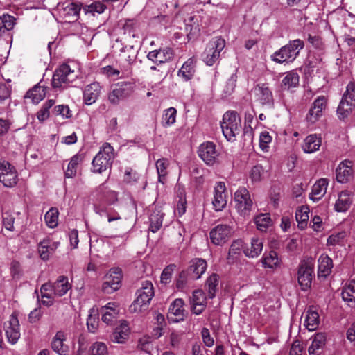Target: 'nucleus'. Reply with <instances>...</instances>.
I'll list each match as a JSON object with an SVG mask.
<instances>
[{"mask_svg":"<svg viewBox=\"0 0 355 355\" xmlns=\"http://www.w3.org/2000/svg\"><path fill=\"white\" fill-rule=\"evenodd\" d=\"M304 47V42L300 39L291 40L271 55V60L278 64L291 63L299 55L300 50Z\"/></svg>","mask_w":355,"mask_h":355,"instance_id":"obj_1","label":"nucleus"},{"mask_svg":"<svg viewBox=\"0 0 355 355\" xmlns=\"http://www.w3.org/2000/svg\"><path fill=\"white\" fill-rule=\"evenodd\" d=\"M114 159V148L105 143L92 160L93 172L101 173L111 168Z\"/></svg>","mask_w":355,"mask_h":355,"instance_id":"obj_2","label":"nucleus"},{"mask_svg":"<svg viewBox=\"0 0 355 355\" xmlns=\"http://www.w3.org/2000/svg\"><path fill=\"white\" fill-rule=\"evenodd\" d=\"M137 293V297L130 309L132 312L139 313L147 309L154 296V288L152 282L148 280L144 281Z\"/></svg>","mask_w":355,"mask_h":355,"instance_id":"obj_3","label":"nucleus"},{"mask_svg":"<svg viewBox=\"0 0 355 355\" xmlns=\"http://www.w3.org/2000/svg\"><path fill=\"white\" fill-rule=\"evenodd\" d=\"M240 119L236 112L228 111L225 113L221 123L223 134L228 141H234L240 132Z\"/></svg>","mask_w":355,"mask_h":355,"instance_id":"obj_4","label":"nucleus"},{"mask_svg":"<svg viewBox=\"0 0 355 355\" xmlns=\"http://www.w3.org/2000/svg\"><path fill=\"white\" fill-rule=\"evenodd\" d=\"M225 46V41L220 37L212 38L207 44L202 54V60L209 66H212L220 57V52Z\"/></svg>","mask_w":355,"mask_h":355,"instance_id":"obj_5","label":"nucleus"},{"mask_svg":"<svg viewBox=\"0 0 355 355\" xmlns=\"http://www.w3.org/2000/svg\"><path fill=\"white\" fill-rule=\"evenodd\" d=\"M76 73L69 65L63 64L54 72L52 78V87L54 89L64 88L77 78Z\"/></svg>","mask_w":355,"mask_h":355,"instance_id":"obj_6","label":"nucleus"},{"mask_svg":"<svg viewBox=\"0 0 355 355\" xmlns=\"http://www.w3.org/2000/svg\"><path fill=\"white\" fill-rule=\"evenodd\" d=\"M314 268L313 259L307 258L301 261L297 271V281L302 291L311 288Z\"/></svg>","mask_w":355,"mask_h":355,"instance_id":"obj_7","label":"nucleus"},{"mask_svg":"<svg viewBox=\"0 0 355 355\" xmlns=\"http://www.w3.org/2000/svg\"><path fill=\"white\" fill-rule=\"evenodd\" d=\"M235 208L242 216H247L253 207V202L251 199L248 190L244 187H239L234 193Z\"/></svg>","mask_w":355,"mask_h":355,"instance_id":"obj_8","label":"nucleus"},{"mask_svg":"<svg viewBox=\"0 0 355 355\" xmlns=\"http://www.w3.org/2000/svg\"><path fill=\"white\" fill-rule=\"evenodd\" d=\"M105 281L102 285V291L104 293L112 294L118 291L121 285L122 271L119 268H114L104 277Z\"/></svg>","mask_w":355,"mask_h":355,"instance_id":"obj_9","label":"nucleus"},{"mask_svg":"<svg viewBox=\"0 0 355 355\" xmlns=\"http://www.w3.org/2000/svg\"><path fill=\"white\" fill-rule=\"evenodd\" d=\"M0 182L7 187H12L18 182V174L15 168L6 160L0 161Z\"/></svg>","mask_w":355,"mask_h":355,"instance_id":"obj_10","label":"nucleus"},{"mask_svg":"<svg viewBox=\"0 0 355 355\" xmlns=\"http://www.w3.org/2000/svg\"><path fill=\"white\" fill-rule=\"evenodd\" d=\"M231 236L232 229L227 225H218L209 232L211 241L216 245H223L230 240Z\"/></svg>","mask_w":355,"mask_h":355,"instance_id":"obj_11","label":"nucleus"},{"mask_svg":"<svg viewBox=\"0 0 355 355\" xmlns=\"http://www.w3.org/2000/svg\"><path fill=\"white\" fill-rule=\"evenodd\" d=\"M327 106V98L324 96H318L313 103L306 115V121L313 124L322 116V111Z\"/></svg>","mask_w":355,"mask_h":355,"instance_id":"obj_12","label":"nucleus"},{"mask_svg":"<svg viewBox=\"0 0 355 355\" xmlns=\"http://www.w3.org/2000/svg\"><path fill=\"white\" fill-rule=\"evenodd\" d=\"M199 157L207 164L212 166L215 164L218 153L216 150V145L211 141L202 143L198 148Z\"/></svg>","mask_w":355,"mask_h":355,"instance_id":"obj_13","label":"nucleus"},{"mask_svg":"<svg viewBox=\"0 0 355 355\" xmlns=\"http://www.w3.org/2000/svg\"><path fill=\"white\" fill-rule=\"evenodd\" d=\"M19 323L17 318V313L13 312L10 316L8 324H5L6 334L8 341L12 344H15L20 338Z\"/></svg>","mask_w":355,"mask_h":355,"instance_id":"obj_14","label":"nucleus"},{"mask_svg":"<svg viewBox=\"0 0 355 355\" xmlns=\"http://www.w3.org/2000/svg\"><path fill=\"white\" fill-rule=\"evenodd\" d=\"M212 205L216 211H222L227 205L226 187L223 182H218L214 187Z\"/></svg>","mask_w":355,"mask_h":355,"instance_id":"obj_15","label":"nucleus"},{"mask_svg":"<svg viewBox=\"0 0 355 355\" xmlns=\"http://www.w3.org/2000/svg\"><path fill=\"white\" fill-rule=\"evenodd\" d=\"M149 211V230L155 233L162 227L164 214L162 207L156 205H153Z\"/></svg>","mask_w":355,"mask_h":355,"instance_id":"obj_16","label":"nucleus"},{"mask_svg":"<svg viewBox=\"0 0 355 355\" xmlns=\"http://www.w3.org/2000/svg\"><path fill=\"white\" fill-rule=\"evenodd\" d=\"M184 301L180 298L175 299L170 305L168 312V319L173 322L182 321L185 316Z\"/></svg>","mask_w":355,"mask_h":355,"instance_id":"obj_17","label":"nucleus"},{"mask_svg":"<svg viewBox=\"0 0 355 355\" xmlns=\"http://www.w3.org/2000/svg\"><path fill=\"white\" fill-rule=\"evenodd\" d=\"M173 55V49L166 47L150 51L147 55V58L155 64H161L171 60Z\"/></svg>","mask_w":355,"mask_h":355,"instance_id":"obj_18","label":"nucleus"},{"mask_svg":"<svg viewBox=\"0 0 355 355\" xmlns=\"http://www.w3.org/2000/svg\"><path fill=\"white\" fill-rule=\"evenodd\" d=\"M190 301L191 304V311L196 315H200L206 309L207 298L202 290L194 291Z\"/></svg>","mask_w":355,"mask_h":355,"instance_id":"obj_19","label":"nucleus"},{"mask_svg":"<svg viewBox=\"0 0 355 355\" xmlns=\"http://www.w3.org/2000/svg\"><path fill=\"white\" fill-rule=\"evenodd\" d=\"M138 49L133 45H125L120 50L119 57L121 60L128 62V67L125 69L127 75L131 73L130 65L135 61L137 56Z\"/></svg>","mask_w":355,"mask_h":355,"instance_id":"obj_20","label":"nucleus"},{"mask_svg":"<svg viewBox=\"0 0 355 355\" xmlns=\"http://www.w3.org/2000/svg\"><path fill=\"white\" fill-rule=\"evenodd\" d=\"M352 164L349 160H345L340 163L336 170V180L340 183H347L352 178Z\"/></svg>","mask_w":355,"mask_h":355,"instance_id":"obj_21","label":"nucleus"},{"mask_svg":"<svg viewBox=\"0 0 355 355\" xmlns=\"http://www.w3.org/2000/svg\"><path fill=\"white\" fill-rule=\"evenodd\" d=\"M58 242L52 241L48 238L43 239L37 246L40 257L44 261L49 260L51 254L58 248Z\"/></svg>","mask_w":355,"mask_h":355,"instance_id":"obj_22","label":"nucleus"},{"mask_svg":"<svg viewBox=\"0 0 355 355\" xmlns=\"http://www.w3.org/2000/svg\"><path fill=\"white\" fill-rule=\"evenodd\" d=\"M66 339L67 336L62 331H57L52 339L51 348L59 355H67L69 351V346L64 343Z\"/></svg>","mask_w":355,"mask_h":355,"instance_id":"obj_23","label":"nucleus"},{"mask_svg":"<svg viewBox=\"0 0 355 355\" xmlns=\"http://www.w3.org/2000/svg\"><path fill=\"white\" fill-rule=\"evenodd\" d=\"M257 96H258L259 101L263 105H273L274 98L272 93L270 89L268 84L262 83L258 84L254 87Z\"/></svg>","mask_w":355,"mask_h":355,"instance_id":"obj_24","label":"nucleus"},{"mask_svg":"<svg viewBox=\"0 0 355 355\" xmlns=\"http://www.w3.org/2000/svg\"><path fill=\"white\" fill-rule=\"evenodd\" d=\"M101 94V86L94 82L87 85L83 92V99L85 104L90 105L95 103Z\"/></svg>","mask_w":355,"mask_h":355,"instance_id":"obj_25","label":"nucleus"},{"mask_svg":"<svg viewBox=\"0 0 355 355\" xmlns=\"http://www.w3.org/2000/svg\"><path fill=\"white\" fill-rule=\"evenodd\" d=\"M351 193L348 191H343L338 196L334 205L335 210L338 212H345L350 207L352 203Z\"/></svg>","mask_w":355,"mask_h":355,"instance_id":"obj_26","label":"nucleus"},{"mask_svg":"<svg viewBox=\"0 0 355 355\" xmlns=\"http://www.w3.org/2000/svg\"><path fill=\"white\" fill-rule=\"evenodd\" d=\"M84 158V154H76L71 157L64 172L66 178H72L76 175L80 166L83 162Z\"/></svg>","mask_w":355,"mask_h":355,"instance_id":"obj_27","label":"nucleus"},{"mask_svg":"<svg viewBox=\"0 0 355 355\" xmlns=\"http://www.w3.org/2000/svg\"><path fill=\"white\" fill-rule=\"evenodd\" d=\"M321 144L320 137L317 136V135H310L304 139L302 149L306 153H312L319 150Z\"/></svg>","mask_w":355,"mask_h":355,"instance_id":"obj_28","label":"nucleus"},{"mask_svg":"<svg viewBox=\"0 0 355 355\" xmlns=\"http://www.w3.org/2000/svg\"><path fill=\"white\" fill-rule=\"evenodd\" d=\"M327 185V179L320 178L318 180L312 187L310 198L314 202L319 200L326 193Z\"/></svg>","mask_w":355,"mask_h":355,"instance_id":"obj_29","label":"nucleus"},{"mask_svg":"<svg viewBox=\"0 0 355 355\" xmlns=\"http://www.w3.org/2000/svg\"><path fill=\"white\" fill-rule=\"evenodd\" d=\"M53 293L55 296L62 297L71 289V285L69 283L68 278L65 276H59L53 284Z\"/></svg>","mask_w":355,"mask_h":355,"instance_id":"obj_30","label":"nucleus"},{"mask_svg":"<svg viewBox=\"0 0 355 355\" xmlns=\"http://www.w3.org/2000/svg\"><path fill=\"white\" fill-rule=\"evenodd\" d=\"M80 10L81 5L74 2L62 4L63 15L69 20H77Z\"/></svg>","mask_w":355,"mask_h":355,"instance_id":"obj_31","label":"nucleus"},{"mask_svg":"<svg viewBox=\"0 0 355 355\" xmlns=\"http://www.w3.org/2000/svg\"><path fill=\"white\" fill-rule=\"evenodd\" d=\"M333 268V261L327 255L322 254L318 259V277H326L331 272Z\"/></svg>","mask_w":355,"mask_h":355,"instance_id":"obj_32","label":"nucleus"},{"mask_svg":"<svg viewBox=\"0 0 355 355\" xmlns=\"http://www.w3.org/2000/svg\"><path fill=\"white\" fill-rule=\"evenodd\" d=\"M130 334V329L126 323H121V325L115 328L110 336L112 341L117 343H123L128 339Z\"/></svg>","mask_w":355,"mask_h":355,"instance_id":"obj_33","label":"nucleus"},{"mask_svg":"<svg viewBox=\"0 0 355 355\" xmlns=\"http://www.w3.org/2000/svg\"><path fill=\"white\" fill-rule=\"evenodd\" d=\"M46 89L47 87L37 85L28 90L24 97L31 99L33 103L37 104L45 97Z\"/></svg>","mask_w":355,"mask_h":355,"instance_id":"obj_34","label":"nucleus"},{"mask_svg":"<svg viewBox=\"0 0 355 355\" xmlns=\"http://www.w3.org/2000/svg\"><path fill=\"white\" fill-rule=\"evenodd\" d=\"M207 266L205 260L200 258H196L190 261L189 270L194 275V278L198 279L205 272Z\"/></svg>","mask_w":355,"mask_h":355,"instance_id":"obj_35","label":"nucleus"},{"mask_svg":"<svg viewBox=\"0 0 355 355\" xmlns=\"http://www.w3.org/2000/svg\"><path fill=\"white\" fill-rule=\"evenodd\" d=\"M118 305L114 302H110L101 308L103 312L102 320L109 324L118 314Z\"/></svg>","mask_w":355,"mask_h":355,"instance_id":"obj_36","label":"nucleus"},{"mask_svg":"<svg viewBox=\"0 0 355 355\" xmlns=\"http://www.w3.org/2000/svg\"><path fill=\"white\" fill-rule=\"evenodd\" d=\"M355 107V102L342 98L337 109L338 116L340 119H345L352 113Z\"/></svg>","mask_w":355,"mask_h":355,"instance_id":"obj_37","label":"nucleus"},{"mask_svg":"<svg viewBox=\"0 0 355 355\" xmlns=\"http://www.w3.org/2000/svg\"><path fill=\"white\" fill-rule=\"evenodd\" d=\"M342 298L349 306L355 305V280L352 279L343 288Z\"/></svg>","mask_w":355,"mask_h":355,"instance_id":"obj_38","label":"nucleus"},{"mask_svg":"<svg viewBox=\"0 0 355 355\" xmlns=\"http://www.w3.org/2000/svg\"><path fill=\"white\" fill-rule=\"evenodd\" d=\"M262 250V241L259 239L254 237L251 239L250 247L245 248L244 250V253L248 257L254 258L261 254Z\"/></svg>","mask_w":355,"mask_h":355,"instance_id":"obj_39","label":"nucleus"},{"mask_svg":"<svg viewBox=\"0 0 355 355\" xmlns=\"http://www.w3.org/2000/svg\"><path fill=\"white\" fill-rule=\"evenodd\" d=\"M127 85L128 84H125V86ZM130 94L129 89L125 87L124 85H121L112 90L109 94L108 98L112 104H117L120 99L127 97Z\"/></svg>","mask_w":355,"mask_h":355,"instance_id":"obj_40","label":"nucleus"},{"mask_svg":"<svg viewBox=\"0 0 355 355\" xmlns=\"http://www.w3.org/2000/svg\"><path fill=\"white\" fill-rule=\"evenodd\" d=\"M319 315L316 311L309 309L306 312L305 325L309 331L315 330L319 325Z\"/></svg>","mask_w":355,"mask_h":355,"instance_id":"obj_41","label":"nucleus"},{"mask_svg":"<svg viewBox=\"0 0 355 355\" xmlns=\"http://www.w3.org/2000/svg\"><path fill=\"white\" fill-rule=\"evenodd\" d=\"M195 73V62L190 58L186 61L178 71V76L182 77L185 80L192 78Z\"/></svg>","mask_w":355,"mask_h":355,"instance_id":"obj_42","label":"nucleus"},{"mask_svg":"<svg viewBox=\"0 0 355 355\" xmlns=\"http://www.w3.org/2000/svg\"><path fill=\"white\" fill-rule=\"evenodd\" d=\"M326 343V335L324 333H317L313 337L311 346L309 347L310 355L318 354L319 349H322Z\"/></svg>","mask_w":355,"mask_h":355,"instance_id":"obj_43","label":"nucleus"},{"mask_svg":"<svg viewBox=\"0 0 355 355\" xmlns=\"http://www.w3.org/2000/svg\"><path fill=\"white\" fill-rule=\"evenodd\" d=\"M299 83V75L295 71H290L283 78L281 87L283 89H289L295 87Z\"/></svg>","mask_w":355,"mask_h":355,"instance_id":"obj_44","label":"nucleus"},{"mask_svg":"<svg viewBox=\"0 0 355 355\" xmlns=\"http://www.w3.org/2000/svg\"><path fill=\"white\" fill-rule=\"evenodd\" d=\"M219 282V275L216 273L211 274L207 279L205 289L208 292V296L212 299L216 296L217 286Z\"/></svg>","mask_w":355,"mask_h":355,"instance_id":"obj_45","label":"nucleus"},{"mask_svg":"<svg viewBox=\"0 0 355 355\" xmlns=\"http://www.w3.org/2000/svg\"><path fill=\"white\" fill-rule=\"evenodd\" d=\"M196 16H190L186 24L187 35L189 40L196 37L200 33V28L198 21H194Z\"/></svg>","mask_w":355,"mask_h":355,"instance_id":"obj_46","label":"nucleus"},{"mask_svg":"<svg viewBox=\"0 0 355 355\" xmlns=\"http://www.w3.org/2000/svg\"><path fill=\"white\" fill-rule=\"evenodd\" d=\"M261 262L264 268H274L279 265V259L277 253L271 250L268 254H264Z\"/></svg>","mask_w":355,"mask_h":355,"instance_id":"obj_47","label":"nucleus"},{"mask_svg":"<svg viewBox=\"0 0 355 355\" xmlns=\"http://www.w3.org/2000/svg\"><path fill=\"white\" fill-rule=\"evenodd\" d=\"M169 165L167 159L162 158L159 159L156 162V168L158 173L159 182L164 184L166 178L168 175L167 168Z\"/></svg>","mask_w":355,"mask_h":355,"instance_id":"obj_48","label":"nucleus"},{"mask_svg":"<svg viewBox=\"0 0 355 355\" xmlns=\"http://www.w3.org/2000/svg\"><path fill=\"white\" fill-rule=\"evenodd\" d=\"M309 209L306 206H302L295 212V218L298 223V227L303 229L306 226L309 220Z\"/></svg>","mask_w":355,"mask_h":355,"instance_id":"obj_49","label":"nucleus"},{"mask_svg":"<svg viewBox=\"0 0 355 355\" xmlns=\"http://www.w3.org/2000/svg\"><path fill=\"white\" fill-rule=\"evenodd\" d=\"M16 24V19L8 14L0 16V33L12 30Z\"/></svg>","mask_w":355,"mask_h":355,"instance_id":"obj_50","label":"nucleus"},{"mask_svg":"<svg viewBox=\"0 0 355 355\" xmlns=\"http://www.w3.org/2000/svg\"><path fill=\"white\" fill-rule=\"evenodd\" d=\"M243 244L241 240L234 241L229 249L227 259L228 263H233L237 259L238 255L240 254Z\"/></svg>","mask_w":355,"mask_h":355,"instance_id":"obj_51","label":"nucleus"},{"mask_svg":"<svg viewBox=\"0 0 355 355\" xmlns=\"http://www.w3.org/2000/svg\"><path fill=\"white\" fill-rule=\"evenodd\" d=\"M254 220L257 225V228L261 232L266 231L271 225V218L268 214H261L257 216Z\"/></svg>","mask_w":355,"mask_h":355,"instance_id":"obj_52","label":"nucleus"},{"mask_svg":"<svg viewBox=\"0 0 355 355\" xmlns=\"http://www.w3.org/2000/svg\"><path fill=\"white\" fill-rule=\"evenodd\" d=\"M58 210L57 208L50 209L44 216V220L48 227L54 228L58 225Z\"/></svg>","mask_w":355,"mask_h":355,"instance_id":"obj_53","label":"nucleus"},{"mask_svg":"<svg viewBox=\"0 0 355 355\" xmlns=\"http://www.w3.org/2000/svg\"><path fill=\"white\" fill-rule=\"evenodd\" d=\"M105 8L106 6L103 3L96 1L90 5L85 6L83 8V11L85 14L91 13L92 15H94L95 13H103Z\"/></svg>","mask_w":355,"mask_h":355,"instance_id":"obj_54","label":"nucleus"},{"mask_svg":"<svg viewBox=\"0 0 355 355\" xmlns=\"http://www.w3.org/2000/svg\"><path fill=\"white\" fill-rule=\"evenodd\" d=\"M137 28V21L134 19H126L122 25V29L124 35H132L135 37L136 36L135 31Z\"/></svg>","mask_w":355,"mask_h":355,"instance_id":"obj_55","label":"nucleus"},{"mask_svg":"<svg viewBox=\"0 0 355 355\" xmlns=\"http://www.w3.org/2000/svg\"><path fill=\"white\" fill-rule=\"evenodd\" d=\"M177 110L174 107H170L165 111L163 116V124L168 126L173 124L176 119Z\"/></svg>","mask_w":355,"mask_h":355,"instance_id":"obj_56","label":"nucleus"},{"mask_svg":"<svg viewBox=\"0 0 355 355\" xmlns=\"http://www.w3.org/2000/svg\"><path fill=\"white\" fill-rule=\"evenodd\" d=\"M264 174V170L261 165L254 166L250 172V178L252 182H260Z\"/></svg>","mask_w":355,"mask_h":355,"instance_id":"obj_57","label":"nucleus"},{"mask_svg":"<svg viewBox=\"0 0 355 355\" xmlns=\"http://www.w3.org/2000/svg\"><path fill=\"white\" fill-rule=\"evenodd\" d=\"M307 40L314 49L317 50H323L324 49L325 45L320 36L309 34Z\"/></svg>","mask_w":355,"mask_h":355,"instance_id":"obj_58","label":"nucleus"},{"mask_svg":"<svg viewBox=\"0 0 355 355\" xmlns=\"http://www.w3.org/2000/svg\"><path fill=\"white\" fill-rule=\"evenodd\" d=\"M139 178L138 173L131 168H128L125 171L123 181L127 184H134L137 182Z\"/></svg>","mask_w":355,"mask_h":355,"instance_id":"obj_59","label":"nucleus"},{"mask_svg":"<svg viewBox=\"0 0 355 355\" xmlns=\"http://www.w3.org/2000/svg\"><path fill=\"white\" fill-rule=\"evenodd\" d=\"M14 221L15 218L8 211L3 214V225L5 228L9 231H14Z\"/></svg>","mask_w":355,"mask_h":355,"instance_id":"obj_60","label":"nucleus"},{"mask_svg":"<svg viewBox=\"0 0 355 355\" xmlns=\"http://www.w3.org/2000/svg\"><path fill=\"white\" fill-rule=\"evenodd\" d=\"M87 325L90 332L94 333L98 327V316L90 313L87 320Z\"/></svg>","mask_w":355,"mask_h":355,"instance_id":"obj_61","label":"nucleus"},{"mask_svg":"<svg viewBox=\"0 0 355 355\" xmlns=\"http://www.w3.org/2000/svg\"><path fill=\"white\" fill-rule=\"evenodd\" d=\"M236 76L232 75L223 86V92L225 95H230L234 92L236 87Z\"/></svg>","mask_w":355,"mask_h":355,"instance_id":"obj_62","label":"nucleus"},{"mask_svg":"<svg viewBox=\"0 0 355 355\" xmlns=\"http://www.w3.org/2000/svg\"><path fill=\"white\" fill-rule=\"evenodd\" d=\"M107 349L105 344L103 343H96L92 348V355H107Z\"/></svg>","mask_w":355,"mask_h":355,"instance_id":"obj_63","label":"nucleus"},{"mask_svg":"<svg viewBox=\"0 0 355 355\" xmlns=\"http://www.w3.org/2000/svg\"><path fill=\"white\" fill-rule=\"evenodd\" d=\"M343 98L355 102V83L351 81L348 83L346 91L345 92Z\"/></svg>","mask_w":355,"mask_h":355,"instance_id":"obj_64","label":"nucleus"}]
</instances>
